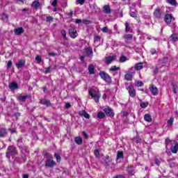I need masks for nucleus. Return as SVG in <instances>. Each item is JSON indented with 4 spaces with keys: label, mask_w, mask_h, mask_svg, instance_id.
Masks as SVG:
<instances>
[{
    "label": "nucleus",
    "mask_w": 178,
    "mask_h": 178,
    "mask_svg": "<svg viewBox=\"0 0 178 178\" xmlns=\"http://www.w3.org/2000/svg\"><path fill=\"white\" fill-rule=\"evenodd\" d=\"M89 95L95 102H99V99L101 98V92H99V90L91 89L89 90Z\"/></svg>",
    "instance_id": "nucleus-1"
},
{
    "label": "nucleus",
    "mask_w": 178,
    "mask_h": 178,
    "mask_svg": "<svg viewBox=\"0 0 178 178\" xmlns=\"http://www.w3.org/2000/svg\"><path fill=\"white\" fill-rule=\"evenodd\" d=\"M15 155H17V149H16V147L13 145L8 146L6 154V158L10 159V156H15Z\"/></svg>",
    "instance_id": "nucleus-2"
},
{
    "label": "nucleus",
    "mask_w": 178,
    "mask_h": 178,
    "mask_svg": "<svg viewBox=\"0 0 178 178\" xmlns=\"http://www.w3.org/2000/svg\"><path fill=\"white\" fill-rule=\"evenodd\" d=\"M153 15L156 19H161L162 16H164L165 15V7H157L154 10Z\"/></svg>",
    "instance_id": "nucleus-3"
},
{
    "label": "nucleus",
    "mask_w": 178,
    "mask_h": 178,
    "mask_svg": "<svg viewBox=\"0 0 178 178\" xmlns=\"http://www.w3.org/2000/svg\"><path fill=\"white\" fill-rule=\"evenodd\" d=\"M99 76L101 79L104 80V81L107 83V84H112V77H111V76H109L108 73L104 71H100Z\"/></svg>",
    "instance_id": "nucleus-4"
},
{
    "label": "nucleus",
    "mask_w": 178,
    "mask_h": 178,
    "mask_svg": "<svg viewBox=\"0 0 178 178\" xmlns=\"http://www.w3.org/2000/svg\"><path fill=\"white\" fill-rule=\"evenodd\" d=\"M127 90H128L129 96H131V98H134V97H136V89H134V86H133V85H129L127 88Z\"/></svg>",
    "instance_id": "nucleus-5"
},
{
    "label": "nucleus",
    "mask_w": 178,
    "mask_h": 178,
    "mask_svg": "<svg viewBox=\"0 0 178 178\" xmlns=\"http://www.w3.org/2000/svg\"><path fill=\"white\" fill-rule=\"evenodd\" d=\"M104 113L106 115V116H109L110 118H113L115 116V113L113 112V110L109 107H106L104 109Z\"/></svg>",
    "instance_id": "nucleus-6"
},
{
    "label": "nucleus",
    "mask_w": 178,
    "mask_h": 178,
    "mask_svg": "<svg viewBox=\"0 0 178 178\" xmlns=\"http://www.w3.org/2000/svg\"><path fill=\"white\" fill-rule=\"evenodd\" d=\"M55 165H56V163L52 159H49L45 162V166L47 168H54Z\"/></svg>",
    "instance_id": "nucleus-7"
},
{
    "label": "nucleus",
    "mask_w": 178,
    "mask_h": 178,
    "mask_svg": "<svg viewBox=\"0 0 178 178\" xmlns=\"http://www.w3.org/2000/svg\"><path fill=\"white\" fill-rule=\"evenodd\" d=\"M69 33H70V37L71 38H76L77 37V30H76V28L72 27L71 29H69Z\"/></svg>",
    "instance_id": "nucleus-8"
},
{
    "label": "nucleus",
    "mask_w": 178,
    "mask_h": 178,
    "mask_svg": "<svg viewBox=\"0 0 178 178\" xmlns=\"http://www.w3.org/2000/svg\"><path fill=\"white\" fill-rule=\"evenodd\" d=\"M149 90L151 91L152 95H158L159 94V90L155 85H151L149 86Z\"/></svg>",
    "instance_id": "nucleus-9"
},
{
    "label": "nucleus",
    "mask_w": 178,
    "mask_h": 178,
    "mask_svg": "<svg viewBox=\"0 0 178 178\" xmlns=\"http://www.w3.org/2000/svg\"><path fill=\"white\" fill-rule=\"evenodd\" d=\"M113 60H116V56H108L105 58V63L106 65H111Z\"/></svg>",
    "instance_id": "nucleus-10"
},
{
    "label": "nucleus",
    "mask_w": 178,
    "mask_h": 178,
    "mask_svg": "<svg viewBox=\"0 0 178 178\" xmlns=\"http://www.w3.org/2000/svg\"><path fill=\"white\" fill-rule=\"evenodd\" d=\"M61 34L64 40V42H61V44H63V45H67V44H69V39H67V37H66V31L63 29L61 31Z\"/></svg>",
    "instance_id": "nucleus-11"
},
{
    "label": "nucleus",
    "mask_w": 178,
    "mask_h": 178,
    "mask_svg": "<svg viewBox=\"0 0 178 178\" xmlns=\"http://www.w3.org/2000/svg\"><path fill=\"white\" fill-rule=\"evenodd\" d=\"M26 65V60H19L17 63H15V66L17 69H22V67H24Z\"/></svg>",
    "instance_id": "nucleus-12"
},
{
    "label": "nucleus",
    "mask_w": 178,
    "mask_h": 178,
    "mask_svg": "<svg viewBox=\"0 0 178 178\" xmlns=\"http://www.w3.org/2000/svg\"><path fill=\"white\" fill-rule=\"evenodd\" d=\"M17 147H19V149H26V146H24V143H23V138H19L17 140Z\"/></svg>",
    "instance_id": "nucleus-13"
},
{
    "label": "nucleus",
    "mask_w": 178,
    "mask_h": 178,
    "mask_svg": "<svg viewBox=\"0 0 178 178\" xmlns=\"http://www.w3.org/2000/svg\"><path fill=\"white\" fill-rule=\"evenodd\" d=\"M172 20H175V18L172 17V15L167 14L165 15V22L167 24H170L172 23Z\"/></svg>",
    "instance_id": "nucleus-14"
},
{
    "label": "nucleus",
    "mask_w": 178,
    "mask_h": 178,
    "mask_svg": "<svg viewBox=\"0 0 178 178\" xmlns=\"http://www.w3.org/2000/svg\"><path fill=\"white\" fill-rule=\"evenodd\" d=\"M8 87L11 91H15V90H17V88H19V85H17V83L16 82H12L9 84Z\"/></svg>",
    "instance_id": "nucleus-15"
},
{
    "label": "nucleus",
    "mask_w": 178,
    "mask_h": 178,
    "mask_svg": "<svg viewBox=\"0 0 178 178\" xmlns=\"http://www.w3.org/2000/svg\"><path fill=\"white\" fill-rule=\"evenodd\" d=\"M135 72H131V73H127L124 75V79L127 81H131L133 80V74H134Z\"/></svg>",
    "instance_id": "nucleus-16"
},
{
    "label": "nucleus",
    "mask_w": 178,
    "mask_h": 178,
    "mask_svg": "<svg viewBox=\"0 0 178 178\" xmlns=\"http://www.w3.org/2000/svg\"><path fill=\"white\" fill-rule=\"evenodd\" d=\"M85 52H86V56H88V58H91V56H92V48H91L90 47H87L85 49Z\"/></svg>",
    "instance_id": "nucleus-17"
},
{
    "label": "nucleus",
    "mask_w": 178,
    "mask_h": 178,
    "mask_svg": "<svg viewBox=\"0 0 178 178\" xmlns=\"http://www.w3.org/2000/svg\"><path fill=\"white\" fill-rule=\"evenodd\" d=\"M14 33L15 35H20V34H23V33H24V29L23 27H19L15 29Z\"/></svg>",
    "instance_id": "nucleus-18"
},
{
    "label": "nucleus",
    "mask_w": 178,
    "mask_h": 178,
    "mask_svg": "<svg viewBox=\"0 0 178 178\" xmlns=\"http://www.w3.org/2000/svg\"><path fill=\"white\" fill-rule=\"evenodd\" d=\"M143 67V63H138L136 64L134 67H132L131 70H141Z\"/></svg>",
    "instance_id": "nucleus-19"
},
{
    "label": "nucleus",
    "mask_w": 178,
    "mask_h": 178,
    "mask_svg": "<svg viewBox=\"0 0 178 178\" xmlns=\"http://www.w3.org/2000/svg\"><path fill=\"white\" fill-rule=\"evenodd\" d=\"M125 26V33H131V26L130 25V22H126L124 23Z\"/></svg>",
    "instance_id": "nucleus-20"
},
{
    "label": "nucleus",
    "mask_w": 178,
    "mask_h": 178,
    "mask_svg": "<svg viewBox=\"0 0 178 178\" xmlns=\"http://www.w3.org/2000/svg\"><path fill=\"white\" fill-rule=\"evenodd\" d=\"M103 10L106 15H109L112 12L111 10V6H109V5L104 6Z\"/></svg>",
    "instance_id": "nucleus-21"
},
{
    "label": "nucleus",
    "mask_w": 178,
    "mask_h": 178,
    "mask_svg": "<svg viewBox=\"0 0 178 178\" xmlns=\"http://www.w3.org/2000/svg\"><path fill=\"white\" fill-rule=\"evenodd\" d=\"M88 72H89V74H95V67L94 66V65L91 64L88 66Z\"/></svg>",
    "instance_id": "nucleus-22"
},
{
    "label": "nucleus",
    "mask_w": 178,
    "mask_h": 178,
    "mask_svg": "<svg viewBox=\"0 0 178 178\" xmlns=\"http://www.w3.org/2000/svg\"><path fill=\"white\" fill-rule=\"evenodd\" d=\"M174 143H175V145H174V147H171V152H172V154H177L178 143L176 141H174Z\"/></svg>",
    "instance_id": "nucleus-23"
},
{
    "label": "nucleus",
    "mask_w": 178,
    "mask_h": 178,
    "mask_svg": "<svg viewBox=\"0 0 178 178\" xmlns=\"http://www.w3.org/2000/svg\"><path fill=\"white\" fill-rule=\"evenodd\" d=\"M8 131L5 128H0V137H6Z\"/></svg>",
    "instance_id": "nucleus-24"
},
{
    "label": "nucleus",
    "mask_w": 178,
    "mask_h": 178,
    "mask_svg": "<svg viewBox=\"0 0 178 178\" xmlns=\"http://www.w3.org/2000/svg\"><path fill=\"white\" fill-rule=\"evenodd\" d=\"M42 105H46V106H52V104L49 100L44 99L40 101Z\"/></svg>",
    "instance_id": "nucleus-25"
},
{
    "label": "nucleus",
    "mask_w": 178,
    "mask_h": 178,
    "mask_svg": "<svg viewBox=\"0 0 178 178\" xmlns=\"http://www.w3.org/2000/svg\"><path fill=\"white\" fill-rule=\"evenodd\" d=\"M124 38H125V42H127V44H129V41H131V40H133V35H124Z\"/></svg>",
    "instance_id": "nucleus-26"
},
{
    "label": "nucleus",
    "mask_w": 178,
    "mask_h": 178,
    "mask_svg": "<svg viewBox=\"0 0 178 178\" xmlns=\"http://www.w3.org/2000/svg\"><path fill=\"white\" fill-rule=\"evenodd\" d=\"M166 64V58L159 59V63L157 65H159L160 67H163Z\"/></svg>",
    "instance_id": "nucleus-27"
},
{
    "label": "nucleus",
    "mask_w": 178,
    "mask_h": 178,
    "mask_svg": "<svg viewBox=\"0 0 178 178\" xmlns=\"http://www.w3.org/2000/svg\"><path fill=\"white\" fill-rule=\"evenodd\" d=\"M165 2L167 3H169V5H171L172 6H177L178 3L176 0H165Z\"/></svg>",
    "instance_id": "nucleus-28"
},
{
    "label": "nucleus",
    "mask_w": 178,
    "mask_h": 178,
    "mask_svg": "<svg viewBox=\"0 0 178 178\" xmlns=\"http://www.w3.org/2000/svg\"><path fill=\"white\" fill-rule=\"evenodd\" d=\"M129 15L131 16V17H134V19H136V20L138 19V14H137L136 10L135 12L130 11Z\"/></svg>",
    "instance_id": "nucleus-29"
},
{
    "label": "nucleus",
    "mask_w": 178,
    "mask_h": 178,
    "mask_svg": "<svg viewBox=\"0 0 178 178\" xmlns=\"http://www.w3.org/2000/svg\"><path fill=\"white\" fill-rule=\"evenodd\" d=\"M144 119H145V122H152V118H151V115H149V114H145L144 115Z\"/></svg>",
    "instance_id": "nucleus-30"
},
{
    "label": "nucleus",
    "mask_w": 178,
    "mask_h": 178,
    "mask_svg": "<svg viewBox=\"0 0 178 178\" xmlns=\"http://www.w3.org/2000/svg\"><path fill=\"white\" fill-rule=\"evenodd\" d=\"M75 143L76 144H78V145H81V144H83V138L81 137H76L75 138Z\"/></svg>",
    "instance_id": "nucleus-31"
},
{
    "label": "nucleus",
    "mask_w": 178,
    "mask_h": 178,
    "mask_svg": "<svg viewBox=\"0 0 178 178\" xmlns=\"http://www.w3.org/2000/svg\"><path fill=\"white\" fill-rule=\"evenodd\" d=\"M123 158H124V154H123V152L118 151L117 159H122Z\"/></svg>",
    "instance_id": "nucleus-32"
},
{
    "label": "nucleus",
    "mask_w": 178,
    "mask_h": 178,
    "mask_svg": "<svg viewBox=\"0 0 178 178\" xmlns=\"http://www.w3.org/2000/svg\"><path fill=\"white\" fill-rule=\"evenodd\" d=\"M40 2L35 1L32 3V8H34L35 9H38L40 8Z\"/></svg>",
    "instance_id": "nucleus-33"
},
{
    "label": "nucleus",
    "mask_w": 178,
    "mask_h": 178,
    "mask_svg": "<svg viewBox=\"0 0 178 178\" xmlns=\"http://www.w3.org/2000/svg\"><path fill=\"white\" fill-rule=\"evenodd\" d=\"M97 118L98 119H104V118H105V113L99 111L97 113Z\"/></svg>",
    "instance_id": "nucleus-34"
},
{
    "label": "nucleus",
    "mask_w": 178,
    "mask_h": 178,
    "mask_svg": "<svg viewBox=\"0 0 178 178\" xmlns=\"http://www.w3.org/2000/svg\"><path fill=\"white\" fill-rule=\"evenodd\" d=\"M173 122H175V118L171 117L168 121L167 123L168 124V126H173Z\"/></svg>",
    "instance_id": "nucleus-35"
},
{
    "label": "nucleus",
    "mask_w": 178,
    "mask_h": 178,
    "mask_svg": "<svg viewBox=\"0 0 178 178\" xmlns=\"http://www.w3.org/2000/svg\"><path fill=\"white\" fill-rule=\"evenodd\" d=\"M172 91L174 92V94H178V86L177 85L175 84H172Z\"/></svg>",
    "instance_id": "nucleus-36"
},
{
    "label": "nucleus",
    "mask_w": 178,
    "mask_h": 178,
    "mask_svg": "<svg viewBox=\"0 0 178 178\" xmlns=\"http://www.w3.org/2000/svg\"><path fill=\"white\" fill-rule=\"evenodd\" d=\"M116 70H120V67L113 65L109 69V72H116Z\"/></svg>",
    "instance_id": "nucleus-37"
},
{
    "label": "nucleus",
    "mask_w": 178,
    "mask_h": 178,
    "mask_svg": "<svg viewBox=\"0 0 178 178\" xmlns=\"http://www.w3.org/2000/svg\"><path fill=\"white\" fill-rule=\"evenodd\" d=\"M18 99L19 101H22L23 102H24V101H26V99H27V95H19L18 97Z\"/></svg>",
    "instance_id": "nucleus-38"
},
{
    "label": "nucleus",
    "mask_w": 178,
    "mask_h": 178,
    "mask_svg": "<svg viewBox=\"0 0 178 178\" xmlns=\"http://www.w3.org/2000/svg\"><path fill=\"white\" fill-rule=\"evenodd\" d=\"M171 40L172 41H174V42H176V41H177V34L172 33L171 35Z\"/></svg>",
    "instance_id": "nucleus-39"
},
{
    "label": "nucleus",
    "mask_w": 178,
    "mask_h": 178,
    "mask_svg": "<svg viewBox=\"0 0 178 178\" xmlns=\"http://www.w3.org/2000/svg\"><path fill=\"white\" fill-rule=\"evenodd\" d=\"M126 60H127V57H126L125 56H121L120 57V62L121 63H123L124 62H126Z\"/></svg>",
    "instance_id": "nucleus-40"
},
{
    "label": "nucleus",
    "mask_w": 178,
    "mask_h": 178,
    "mask_svg": "<svg viewBox=\"0 0 178 178\" xmlns=\"http://www.w3.org/2000/svg\"><path fill=\"white\" fill-rule=\"evenodd\" d=\"M54 157L56 158L57 162H60V161H62L60 156L56 153L54 154Z\"/></svg>",
    "instance_id": "nucleus-41"
},
{
    "label": "nucleus",
    "mask_w": 178,
    "mask_h": 178,
    "mask_svg": "<svg viewBox=\"0 0 178 178\" xmlns=\"http://www.w3.org/2000/svg\"><path fill=\"white\" fill-rule=\"evenodd\" d=\"M135 86H136V87H143L144 86V83H143V81H138L135 83Z\"/></svg>",
    "instance_id": "nucleus-42"
},
{
    "label": "nucleus",
    "mask_w": 178,
    "mask_h": 178,
    "mask_svg": "<svg viewBox=\"0 0 178 178\" xmlns=\"http://www.w3.org/2000/svg\"><path fill=\"white\" fill-rule=\"evenodd\" d=\"M46 22H47L48 23H51L52 22H54V18L53 17H51V16H47L46 17Z\"/></svg>",
    "instance_id": "nucleus-43"
},
{
    "label": "nucleus",
    "mask_w": 178,
    "mask_h": 178,
    "mask_svg": "<svg viewBox=\"0 0 178 178\" xmlns=\"http://www.w3.org/2000/svg\"><path fill=\"white\" fill-rule=\"evenodd\" d=\"M159 65H156V67L153 71L154 74H158V72H159Z\"/></svg>",
    "instance_id": "nucleus-44"
},
{
    "label": "nucleus",
    "mask_w": 178,
    "mask_h": 178,
    "mask_svg": "<svg viewBox=\"0 0 178 178\" xmlns=\"http://www.w3.org/2000/svg\"><path fill=\"white\" fill-rule=\"evenodd\" d=\"M94 155L96 156V158H99V150L98 149H95Z\"/></svg>",
    "instance_id": "nucleus-45"
},
{
    "label": "nucleus",
    "mask_w": 178,
    "mask_h": 178,
    "mask_svg": "<svg viewBox=\"0 0 178 178\" xmlns=\"http://www.w3.org/2000/svg\"><path fill=\"white\" fill-rule=\"evenodd\" d=\"M35 59L36 62H38V63H40L41 62H42V58L40 56H36Z\"/></svg>",
    "instance_id": "nucleus-46"
},
{
    "label": "nucleus",
    "mask_w": 178,
    "mask_h": 178,
    "mask_svg": "<svg viewBox=\"0 0 178 178\" xmlns=\"http://www.w3.org/2000/svg\"><path fill=\"white\" fill-rule=\"evenodd\" d=\"M165 143L166 147H168V145H169V144H172V140H170V139L169 138H166Z\"/></svg>",
    "instance_id": "nucleus-47"
},
{
    "label": "nucleus",
    "mask_w": 178,
    "mask_h": 178,
    "mask_svg": "<svg viewBox=\"0 0 178 178\" xmlns=\"http://www.w3.org/2000/svg\"><path fill=\"white\" fill-rule=\"evenodd\" d=\"M147 106H148V102H142L140 104V107L143 108H147Z\"/></svg>",
    "instance_id": "nucleus-48"
},
{
    "label": "nucleus",
    "mask_w": 178,
    "mask_h": 178,
    "mask_svg": "<svg viewBox=\"0 0 178 178\" xmlns=\"http://www.w3.org/2000/svg\"><path fill=\"white\" fill-rule=\"evenodd\" d=\"M12 60H8L7 63V69H10L12 67Z\"/></svg>",
    "instance_id": "nucleus-49"
},
{
    "label": "nucleus",
    "mask_w": 178,
    "mask_h": 178,
    "mask_svg": "<svg viewBox=\"0 0 178 178\" xmlns=\"http://www.w3.org/2000/svg\"><path fill=\"white\" fill-rule=\"evenodd\" d=\"M130 9H134L136 8V3H130V2L128 3Z\"/></svg>",
    "instance_id": "nucleus-50"
},
{
    "label": "nucleus",
    "mask_w": 178,
    "mask_h": 178,
    "mask_svg": "<svg viewBox=\"0 0 178 178\" xmlns=\"http://www.w3.org/2000/svg\"><path fill=\"white\" fill-rule=\"evenodd\" d=\"M84 2H86V0H76V3L79 5H84Z\"/></svg>",
    "instance_id": "nucleus-51"
},
{
    "label": "nucleus",
    "mask_w": 178,
    "mask_h": 178,
    "mask_svg": "<svg viewBox=\"0 0 178 178\" xmlns=\"http://www.w3.org/2000/svg\"><path fill=\"white\" fill-rule=\"evenodd\" d=\"M154 163L156 165H157V166H159V165H161V160L158 159H154Z\"/></svg>",
    "instance_id": "nucleus-52"
},
{
    "label": "nucleus",
    "mask_w": 178,
    "mask_h": 178,
    "mask_svg": "<svg viewBox=\"0 0 178 178\" xmlns=\"http://www.w3.org/2000/svg\"><path fill=\"white\" fill-rule=\"evenodd\" d=\"M99 41H101V38H99V36H95L94 42H98Z\"/></svg>",
    "instance_id": "nucleus-53"
},
{
    "label": "nucleus",
    "mask_w": 178,
    "mask_h": 178,
    "mask_svg": "<svg viewBox=\"0 0 178 178\" xmlns=\"http://www.w3.org/2000/svg\"><path fill=\"white\" fill-rule=\"evenodd\" d=\"M51 70H52V69H51V67H47V68L46 69V70L44 71V73H45L46 74H48V73H51Z\"/></svg>",
    "instance_id": "nucleus-54"
},
{
    "label": "nucleus",
    "mask_w": 178,
    "mask_h": 178,
    "mask_svg": "<svg viewBox=\"0 0 178 178\" xmlns=\"http://www.w3.org/2000/svg\"><path fill=\"white\" fill-rule=\"evenodd\" d=\"M102 33H108V26H104L102 29Z\"/></svg>",
    "instance_id": "nucleus-55"
},
{
    "label": "nucleus",
    "mask_w": 178,
    "mask_h": 178,
    "mask_svg": "<svg viewBox=\"0 0 178 178\" xmlns=\"http://www.w3.org/2000/svg\"><path fill=\"white\" fill-rule=\"evenodd\" d=\"M52 6L56 7L58 5V0H54L51 3Z\"/></svg>",
    "instance_id": "nucleus-56"
},
{
    "label": "nucleus",
    "mask_w": 178,
    "mask_h": 178,
    "mask_svg": "<svg viewBox=\"0 0 178 178\" xmlns=\"http://www.w3.org/2000/svg\"><path fill=\"white\" fill-rule=\"evenodd\" d=\"M90 9H92V10H95V9H97V5L95 4H92L90 6Z\"/></svg>",
    "instance_id": "nucleus-57"
},
{
    "label": "nucleus",
    "mask_w": 178,
    "mask_h": 178,
    "mask_svg": "<svg viewBox=\"0 0 178 178\" xmlns=\"http://www.w3.org/2000/svg\"><path fill=\"white\" fill-rule=\"evenodd\" d=\"M150 54H152V55H155V54H156V49H150Z\"/></svg>",
    "instance_id": "nucleus-58"
},
{
    "label": "nucleus",
    "mask_w": 178,
    "mask_h": 178,
    "mask_svg": "<svg viewBox=\"0 0 178 178\" xmlns=\"http://www.w3.org/2000/svg\"><path fill=\"white\" fill-rule=\"evenodd\" d=\"M83 117L86 118V119H90V114H88V113H86L83 115Z\"/></svg>",
    "instance_id": "nucleus-59"
},
{
    "label": "nucleus",
    "mask_w": 178,
    "mask_h": 178,
    "mask_svg": "<svg viewBox=\"0 0 178 178\" xmlns=\"http://www.w3.org/2000/svg\"><path fill=\"white\" fill-rule=\"evenodd\" d=\"M86 113V111H79V115L80 116H84V114Z\"/></svg>",
    "instance_id": "nucleus-60"
},
{
    "label": "nucleus",
    "mask_w": 178,
    "mask_h": 178,
    "mask_svg": "<svg viewBox=\"0 0 178 178\" xmlns=\"http://www.w3.org/2000/svg\"><path fill=\"white\" fill-rule=\"evenodd\" d=\"M72 107V104H70V103L67 102L65 104V108H67V109H69V108Z\"/></svg>",
    "instance_id": "nucleus-61"
},
{
    "label": "nucleus",
    "mask_w": 178,
    "mask_h": 178,
    "mask_svg": "<svg viewBox=\"0 0 178 178\" xmlns=\"http://www.w3.org/2000/svg\"><path fill=\"white\" fill-rule=\"evenodd\" d=\"M75 23H76V24H80V23H81V19H75Z\"/></svg>",
    "instance_id": "nucleus-62"
},
{
    "label": "nucleus",
    "mask_w": 178,
    "mask_h": 178,
    "mask_svg": "<svg viewBox=\"0 0 178 178\" xmlns=\"http://www.w3.org/2000/svg\"><path fill=\"white\" fill-rule=\"evenodd\" d=\"M113 178H125L124 176L122 175H118L115 177H114Z\"/></svg>",
    "instance_id": "nucleus-63"
},
{
    "label": "nucleus",
    "mask_w": 178,
    "mask_h": 178,
    "mask_svg": "<svg viewBox=\"0 0 178 178\" xmlns=\"http://www.w3.org/2000/svg\"><path fill=\"white\" fill-rule=\"evenodd\" d=\"M56 54L51 52V53H49V56H56Z\"/></svg>",
    "instance_id": "nucleus-64"
}]
</instances>
